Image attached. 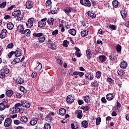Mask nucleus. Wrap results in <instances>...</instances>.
<instances>
[{"instance_id": "nucleus-15", "label": "nucleus", "mask_w": 129, "mask_h": 129, "mask_svg": "<svg viewBox=\"0 0 129 129\" xmlns=\"http://www.w3.org/2000/svg\"><path fill=\"white\" fill-rule=\"evenodd\" d=\"M37 122H38V118H33L30 121V124H31V125H35L37 124Z\"/></svg>"}, {"instance_id": "nucleus-5", "label": "nucleus", "mask_w": 129, "mask_h": 129, "mask_svg": "<svg viewBox=\"0 0 129 129\" xmlns=\"http://www.w3.org/2000/svg\"><path fill=\"white\" fill-rule=\"evenodd\" d=\"M80 4L85 7H91V3L89 0H80Z\"/></svg>"}, {"instance_id": "nucleus-18", "label": "nucleus", "mask_w": 129, "mask_h": 129, "mask_svg": "<svg viewBox=\"0 0 129 129\" xmlns=\"http://www.w3.org/2000/svg\"><path fill=\"white\" fill-rule=\"evenodd\" d=\"M86 53L88 59H90L92 57V53H91V50L90 49H87Z\"/></svg>"}, {"instance_id": "nucleus-60", "label": "nucleus", "mask_w": 129, "mask_h": 129, "mask_svg": "<svg viewBox=\"0 0 129 129\" xmlns=\"http://www.w3.org/2000/svg\"><path fill=\"white\" fill-rule=\"evenodd\" d=\"M48 14H52V15H55L56 14V11L55 10H50L48 12Z\"/></svg>"}, {"instance_id": "nucleus-62", "label": "nucleus", "mask_w": 129, "mask_h": 129, "mask_svg": "<svg viewBox=\"0 0 129 129\" xmlns=\"http://www.w3.org/2000/svg\"><path fill=\"white\" fill-rule=\"evenodd\" d=\"M92 85L95 87L97 86V82L96 81H94L93 83H92Z\"/></svg>"}, {"instance_id": "nucleus-56", "label": "nucleus", "mask_w": 129, "mask_h": 129, "mask_svg": "<svg viewBox=\"0 0 129 129\" xmlns=\"http://www.w3.org/2000/svg\"><path fill=\"white\" fill-rule=\"evenodd\" d=\"M59 31L58 30L56 29L55 30L53 31L52 33V35H58Z\"/></svg>"}, {"instance_id": "nucleus-9", "label": "nucleus", "mask_w": 129, "mask_h": 129, "mask_svg": "<svg viewBox=\"0 0 129 129\" xmlns=\"http://www.w3.org/2000/svg\"><path fill=\"white\" fill-rule=\"evenodd\" d=\"M16 82L17 83V84H23L24 82H25V80L23 78H21L20 77H16Z\"/></svg>"}, {"instance_id": "nucleus-6", "label": "nucleus", "mask_w": 129, "mask_h": 129, "mask_svg": "<svg viewBox=\"0 0 129 129\" xmlns=\"http://www.w3.org/2000/svg\"><path fill=\"white\" fill-rule=\"evenodd\" d=\"M22 106L23 107H25L26 108H29L30 106H31V105L30 104V103L28 102V101H21V103H20V107Z\"/></svg>"}, {"instance_id": "nucleus-40", "label": "nucleus", "mask_w": 129, "mask_h": 129, "mask_svg": "<svg viewBox=\"0 0 129 129\" xmlns=\"http://www.w3.org/2000/svg\"><path fill=\"white\" fill-rule=\"evenodd\" d=\"M47 23L49 24V25L53 26V24H54V19L53 18H50L48 20Z\"/></svg>"}, {"instance_id": "nucleus-38", "label": "nucleus", "mask_w": 129, "mask_h": 129, "mask_svg": "<svg viewBox=\"0 0 129 129\" xmlns=\"http://www.w3.org/2000/svg\"><path fill=\"white\" fill-rule=\"evenodd\" d=\"M1 72H3L4 74H8L10 73V70L9 69H2Z\"/></svg>"}, {"instance_id": "nucleus-1", "label": "nucleus", "mask_w": 129, "mask_h": 129, "mask_svg": "<svg viewBox=\"0 0 129 129\" xmlns=\"http://www.w3.org/2000/svg\"><path fill=\"white\" fill-rule=\"evenodd\" d=\"M13 17H17L18 21H22L24 19V14L21 13V10H17L12 13Z\"/></svg>"}, {"instance_id": "nucleus-51", "label": "nucleus", "mask_w": 129, "mask_h": 129, "mask_svg": "<svg viewBox=\"0 0 129 129\" xmlns=\"http://www.w3.org/2000/svg\"><path fill=\"white\" fill-rule=\"evenodd\" d=\"M7 6V2H4L0 4V8H5Z\"/></svg>"}, {"instance_id": "nucleus-57", "label": "nucleus", "mask_w": 129, "mask_h": 129, "mask_svg": "<svg viewBox=\"0 0 129 129\" xmlns=\"http://www.w3.org/2000/svg\"><path fill=\"white\" fill-rule=\"evenodd\" d=\"M14 54H15V52L14 51L10 52L8 54L9 58H12V56H13V55H14Z\"/></svg>"}, {"instance_id": "nucleus-47", "label": "nucleus", "mask_w": 129, "mask_h": 129, "mask_svg": "<svg viewBox=\"0 0 129 129\" xmlns=\"http://www.w3.org/2000/svg\"><path fill=\"white\" fill-rule=\"evenodd\" d=\"M109 28H110V29H111V30H116V26H115V25H110L108 26Z\"/></svg>"}, {"instance_id": "nucleus-32", "label": "nucleus", "mask_w": 129, "mask_h": 129, "mask_svg": "<svg viewBox=\"0 0 129 129\" xmlns=\"http://www.w3.org/2000/svg\"><path fill=\"white\" fill-rule=\"evenodd\" d=\"M82 37H85L88 35V31L87 30H83L81 32Z\"/></svg>"}, {"instance_id": "nucleus-19", "label": "nucleus", "mask_w": 129, "mask_h": 129, "mask_svg": "<svg viewBox=\"0 0 129 129\" xmlns=\"http://www.w3.org/2000/svg\"><path fill=\"white\" fill-rule=\"evenodd\" d=\"M120 67H121L123 69H125V68L127 67V64L126 63V61H123L122 62H121L120 64Z\"/></svg>"}, {"instance_id": "nucleus-13", "label": "nucleus", "mask_w": 129, "mask_h": 129, "mask_svg": "<svg viewBox=\"0 0 129 129\" xmlns=\"http://www.w3.org/2000/svg\"><path fill=\"white\" fill-rule=\"evenodd\" d=\"M77 115L78 118H82V111L81 110H77L75 112Z\"/></svg>"}, {"instance_id": "nucleus-33", "label": "nucleus", "mask_w": 129, "mask_h": 129, "mask_svg": "<svg viewBox=\"0 0 129 129\" xmlns=\"http://www.w3.org/2000/svg\"><path fill=\"white\" fill-rule=\"evenodd\" d=\"M6 109V105L4 103H0V110L1 111H3V110H5Z\"/></svg>"}, {"instance_id": "nucleus-22", "label": "nucleus", "mask_w": 129, "mask_h": 129, "mask_svg": "<svg viewBox=\"0 0 129 129\" xmlns=\"http://www.w3.org/2000/svg\"><path fill=\"white\" fill-rule=\"evenodd\" d=\"M46 26V22H42V21H39L38 23V27L39 28H43V27H45Z\"/></svg>"}, {"instance_id": "nucleus-17", "label": "nucleus", "mask_w": 129, "mask_h": 129, "mask_svg": "<svg viewBox=\"0 0 129 129\" xmlns=\"http://www.w3.org/2000/svg\"><path fill=\"white\" fill-rule=\"evenodd\" d=\"M22 34H24L27 37H30L31 35V30H30V29H26L22 32Z\"/></svg>"}, {"instance_id": "nucleus-8", "label": "nucleus", "mask_w": 129, "mask_h": 129, "mask_svg": "<svg viewBox=\"0 0 129 129\" xmlns=\"http://www.w3.org/2000/svg\"><path fill=\"white\" fill-rule=\"evenodd\" d=\"M11 124H12V119L10 118H7L5 119V121L4 122V125L5 127H9V126H11Z\"/></svg>"}, {"instance_id": "nucleus-28", "label": "nucleus", "mask_w": 129, "mask_h": 129, "mask_svg": "<svg viewBox=\"0 0 129 129\" xmlns=\"http://www.w3.org/2000/svg\"><path fill=\"white\" fill-rule=\"evenodd\" d=\"M107 100L110 101L113 99V95L112 94H108L106 96Z\"/></svg>"}, {"instance_id": "nucleus-43", "label": "nucleus", "mask_w": 129, "mask_h": 129, "mask_svg": "<svg viewBox=\"0 0 129 129\" xmlns=\"http://www.w3.org/2000/svg\"><path fill=\"white\" fill-rule=\"evenodd\" d=\"M116 49L117 50V52L119 53V52L121 51V46H120L119 44H117L116 46Z\"/></svg>"}, {"instance_id": "nucleus-48", "label": "nucleus", "mask_w": 129, "mask_h": 129, "mask_svg": "<svg viewBox=\"0 0 129 129\" xmlns=\"http://www.w3.org/2000/svg\"><path fill=\"white\" fill-rule=\"evenodd\" d=\"M45 120L46 121H51L52 120V117L50 116V115H48L46 117H45Z\"/></svg>"}, {"instance_id": "nucleus-39", "label": "nucleus", "mask_w": 129, "mask_h": 129, "mask_svg": "<svg viewBox=\"0 0 129 129\" xmlns=\"http://www.w3.org/2000/svg\"><path fill=\"white\" fill-rule=\"evenodd\" d=\"M33 36L34 37H39V38H40V37H42V36H43V33H33Z\"/></svg>"}, {"instance_id": "nucleus-14", "label": "nucleus", "mask_w": 129, "mask_h": 129, "mask_svg": "<svg viewBox=\"0 0 129 129\" xmlns=\"http://www.w3.org/2000/svg\"><path fill=\"white\" fill-rule=\"evenodd\" d=\"M72 11H73V9L71 7H67L63 10V11L67 15H69L71 12H72Z\"/></svg>"}, {"instance_id": "nucleus-27", "label": "nucleus", "mask_w": 129, "mask_h": 129, "mask_svg": "<svg viewBox=\"0 0 129 129\" xmlns=\"http://www.w3.org/2000/svg\"><path fill=\"white\" fill-rule=\"evenodd\" d=\"M88 15L89 17H91V18H92L93 19H94V18L96 17L95 13L90 11L88 12Z\"/></svg>"}, {"instance_id": "nucleus-3", "label": "nucleus", "mask_w": 129, "mask_h": 129, "mask_svg": "<svg viewBox=\"0 0 129 129\" xmlns=\"http://www.w3.org/2000/svg\"><path fill=\"white\" fill-rule=\"evenodd\" d=\"M48 47L49 49H51L52 50H56V49H57V44L49 40L48 41Z\"/></svg>"}, {"instance_id": "nucleus-29", "label": "nucleus", "mask_w": 129, "mask_h": 129, "mask_svg": "<svg viewBox=\"0 0 129 129\" xmlns=\"http://www.w3.org/2000/svg\"><path fill=\"white\" fill-rule=\"evenodd\" d=\"M86 78H88L90 80H93L94 78L93 74L90 73L88 75L86 74Z\"/></svg>"}, {"instance_id": "nucleus-34", "label": "nucleus", "mask_w": 129, "mask_h": 129, "mask_svg": "<svg viewBox=\"0 0 129 129\" xmlns=\"http://www.w3.org/2000/svg\"><path fill=\"white\" fill-rule=\"evenodd\" d=\"M82 124L83 127H84L85 128H86V127L88 126V122H87V121L86 120L83 121L82 122Z\"/></svg>"}, {"instance_id": "nucleus-36", "label": "nucleus", "mask_w": 129, "mask_h": 129, "mask_svg": "<svg viewBox=\"0 0 129 129\" xmlns=\"http://www.w3.org/2000/svg\"><path fill=\"white\" fill-rule=\"evenodd\" d=\"M112 5L114 8H117L118 7V1L115 0L112 2Z\"/></svg>"}, {"instance_id": "nucleus-58", "label": "nucleus", "mask_w": 129, "mask_h": 129, "mask_svg": "<svg viewBox=\"0 0 129 129\" xmlns=\"http://www.w3.org/2000/svg\"><path fill=\"white\" fill-rule=\"evenodd\" d=\"M75 55L76 56H77V57H78L79 58L80 57H81V54H80V52H78V51H76V52L75 53Z\"/></svg>"}, {"instance_id": "nucleus-11", "label": "nucleus", "mask_w": 129, "mask_h": 129, "mask_svg": "<svg viewBox=\"0 0 129 129\" xmlns=\"http://www.w3.org/2000/svg\"><path fill=\"white\" fill-rule=\"evenodd\" d=\"M17 30L18 32H19V33H22V34H23L24 30H25V27L23 25H19L17 27Z\"/></svg>"}, {"instance_id": "nucleus-4", "label": "nucleus", "mask_w": 129, "mask_h": 129, "mask_svg": "<svg viewBox=\"0 0 129 129\" xmlns=\"http://www.w3.org/2000/svg\"><path fill=\"white\" fill-rule=\"evenodd\" d=\"M34 23H35V19L34 18H31L28 19L26 25L28 28H32L34 26Z\"/></svg>"}, {"instance_id": "nucleus-64", "label": "nucleus", "mask_w": 129, "mask_h": 129, "mask_svg": "<svg viewBox=\"0 0 129 129\" xmlns=\"http://www.w3.org/2000/svg\"><path fill=\"white\" fill-rule=\"evenodd\" d=\"M31 76L33 78H36V77H37V73H33L31 75Z\"/></svg>"}, {"instance_id": "nucleus-24", "label": "nucleus", "mask_w": 129, "mask_h": 129, "mask_svg": "<svg viewBox=\"0 0 129 129\" xmlns=\"http://www.w3.org/2000/svg\"><path fill=\"white\" fill-rule=\"evenodd\" d=\"M13 94H14V91L12 90H8L6 91V95L8 97H11V96H12V95H13Z\"/></svg>"}, {"instance_id": "nucleus-2", "label": "nucleus", "mask_w": 129, "mask_h": 129, "mask_svg": "<svg viewBox=\"0 0 129 129\" xmlns=\"http://www.w3.org/2000/svg\"><path fill=\"white\" fill-rule=\"evenodd\" d=\"M19 107H21L20 103H17L15 104V107H13V108L10 109V113H12L13 114L14 113H17L19 112V111H20Z\"/></svg>"}, {"instance_id": "nucleus-26", "label": "nucleus", "mask_w": 129, "mask_h": 129, "mask_svg": "<svg viewBox=\"0 0 129 129\" xmlns=\"http://www.w3.org/2000/svg\"><path fill=\"white\" fill-rule=\"evenodd\" d=\"M20 120L21 121H22V122H24V123H26V122L28 121V117H27V116H23L21 117Z\"/></svg>"}, {"instance_id": "nucleus-63", "label": "nucleus", "mask_w": 129, "mask_h": 129, "mask_svg": "<svg viewBox=\"0 0 129 129\" xmlns=\"http://www.w3.org/2000/svg\"><path fill=\"white\" fill-rule=\"evenodd\" d=\"M14 123L15 124H20V123H21V121L19 120H15Z\"/></svg>"}, {"instance_id": "nucleus-54", "label": "nucleus", "mask_w": 129, "mask_h": 129, "mask_svg": "<svg viewBox=\"0 0 129 129\" xmlns=\"http://www.w3.org/2000/svg\"><path fill=\"white\" fill-rule=\"evenodd\" d=\"M56 62L59 65H62L63 64V61L60 59H57Z\"/></svg>"}, {"instance_id": "nucleus-49", "label": "nucleus", "mask_w": 129, "mask_h": 129, "mask_svg": "<svg viewBox=\"0 0 129 129\" xmlns=\"http://www.w3.org/2000/svg\"><path fill=\"white\" fill-rule=\"evenodd\" d=\"M5 119V115H0V124L3 123V121Z\"/></svg>"}, {"instance_id": "nucleus-12", "label": "nucleus", "mask_w": 129, "mask_h": 129, "mask_svg": "<svg viewBox=\"0 0 129 129\" xmlns=\"http://www.w3.org/2000/svg\"><path fill=\"white\" fill-rule=\"evenodd\" d=\"M5 37H7V30L6 29H3L2 33L0 34V38L1 39H5Z\"/></svg>"}, {"instance_id": "nucleus-45", "label": "nucleus", "mask_w": 129, "mask_h": 129, "mask_svg": "<svg viewBox=\"0 0 129 129\" xmlns=\"http://www.w3.org/2000/svg\"><path fill=\"white\" fill-rule=\"evenodd\" d=\"M84 100H85V102L88 103V102L90 101V97L88 96H86V97H85Z\"/></svg>"}, {"instance_id": "nucleus-7", "label": "nucleus", "mask_w": 129, "mask_h": 129, "mask_svg": "<svg viewBox=\"0 0 129 129\" xmlns=\"http://www.w3.org/2000/svg\"><path fill=\"white\" fill-rule=\"evenodd\" d=\"M25 6L27 9H33V7H34V2L28 0L26 2Z\"/></svg>"}, {"instance_id": "nucleus-23", "label": "nucleus", "mask_w": 129, "mask_h": 129, "mask_svg": "<svg viewBox=\"0 0 129 129\" xmlns=\"http://www.w3.org/2000/svg\"><path fill=\"white\" fill-rule=\"evenodd\" d=\"M7 27L9 30H13L14 29V24L12 22H9L7 24Z\"/></svg>"}, {"instance_id": "nucleus-35", "label": "nucleus", "mask_w": 129, "mask_h": 129, "mask_svg": "<svg viewBox=\"0 0 129 129\" xmlns=\"http://www.w3.org/2000/svg\"><path fill=\"white\" fill-rule=\"evenodd\" d=\"M120 14L123 19H125L126 18V12L124 11H120Z\"/></svg>"}, {"instance_id": "nucleus-25", "label": "nucleus", "mask_w": 129, "mask_h": 129, "mask_svg": "<svg viewBox=\"0 0 129 129\" xmlns=\"http://www.w3.org/2000/svg\"><path fill=\"white\" fill-rule=\"evenodd\" d=\"M69 34L72 35V36H75L76 35V30L74 29H71L68 31Z\"/></svg>"}, {"instance_id": "nucleus-41", "label": "nucleus", "mask_w": 129, "mask_h": 129, "mask_svg": "<svg viewBox=\"0 0 129 129\" xmlns=\"http://www.w3.org/2000/svg\"><path fill=\"white\" fill-rule=\"evenodd\" d=\"M117 74L119 76H122L124 74V71L122 70H119L117 71Z\"/></svg>"}, {"instance_id": "nucleus-50", "label": "nucleus", "mask_w": 129, "mask_h": 129, "mask_svg": "<svg viewBox=\"0 0 129 129\" xmlns=\"http://www.w3.org/2000/svg\"><path fill=\"white\" fill-rule=\"evenodd\" d=\"M96 74L97 78L99 79L100 77H101V72H100V71H98L96 73Z\"/></svg>"}, {"instance_id": "nucleus-42", "label": "nucleus", "mask_w": 129, "mask_h": 129, "mask_svg": "<svg viewBox=\"0 0 129 129\" xmlns=\"http://www.w3.org/2000/svg\"><path fill=\"white\" fill-rule=\"evenodd\" d=\"M101 122V118L99 117L96 118V124L97 125H98L99 124H100Z\"/></svg>"}, {"instance_id": "nucleus-46", "label": "nucleus", "mask_w": 129, "mask_h": 129, "mask_svg": "<svg viewBox=\"0 0 129 129\" xmlns=\"http://www.w3.org/2000/svg\"><path fill=\"white\" fill-rule=\"evenodd\" d=\"M6 77V75L3 72H2V70L0 71V78L3 79Z\"/></svg>"}, {"instance_id": "nucleus-61", "label": "nucleus", "mask_w": 129, "mask_h": 129, "mask_svg": "<svg viewBox=\"0 0 129 129\" xmlns=\"http://www.w3.org/2000/svg\"><path fill=\"white\" fill-rule=\"evenodd\" d=\"M15 5H12L11 7H9L7 11H12L14 8H15Z\"/></svg>"}, {"instance_id": "nucleus-59", "label": "nucleus", "mask_w": 129, "mask_h": 129, "mask_svg": "<svg viewBox=\"0 0 129 129\" xmlns=\"http://www.w3.org/2000/svg\"><path fill=\"white\" fill-rule=\"evenodd\" d=\"M81 109H83V110H84V111H87L88 110V109H89V107H88V106H86V107H82L81 108Z\"/></svg>"}, {"instance_id": "nucleus-52", "label": "nucleus", "mask_w": 129, "mask_h": 129, "mask_svg": "<svg viewBox=\"0 0 129 129\" xmlns=\"http://www.w3.org/2000/svg\"><path fill=\"white\" fill-rule=\"evenodd\" d=\"M109 58L112 61H114V60H115V56H114L113 55H110Z\"/></svg>"}, {"instance_id": "nucleus-55", "label": "nucleus", "mask_w": 129, "mask_h": 129, "mask_svg": "<svg viewBox=\"0 0 129 129\" xmlns=\"http://www.w3.org/2000/svg\"><path fill=\"white\" fill-rule=\"evenodd\" d=\"M67 44H68V41H67V40H65L63 42V46L64 47H68Z\"/></svg>"}, {"instance_id": "nucleus-30", "label": "nucleus", "mask_w": 129, "mask_h": 129, "mask_svg": "<svg viewBox=\"0 0 129 129\" xmlns=\"http://www.w3.org/2000/svg\"><path fill=\"white\" fill-rule=\"evenodd\" d=\"M59 112L60 115H64V114H66V110L63 108H61L59 109Z\"/></svg>"}, {"instance_id": "nucleus-44", "label": "nucleus", "mask_w": 129, "mask_h": 129, "mask_svg": "<svg viewBox=\"0 0 129 129\" xmlns=\"http://www.w3.org/2000/svg\"><path fill=\"white\" fill-rule=\"evenodd\" d=\"M44 129H51V125L50 124L46 123L44 125Z\"/></svg>"}, {"instance_id": "nucleus-10", "label": "nucleus", "mask_w": 129, "mask_h": 129, "mask_svg": "<svg viewBox=\"0 0 129 129\" xmlns=\"http://www.w3.org/2000/svg\"><path fill=\"white\" fill-rule=\"evenodd\" d=\"M67 102L70 104L73 103V102H74V98L71 95L68 96L67 98Z\"/></svg>"}, {"instance_id": "nucleus-53", "label": "nucleus", "mask_w": 129, "mask_h": 129, "mask_svg": "<svg viewBox=\"0 0 129 129\" xmlns=\"http://www.w3.org/2000/svg\"><path fill=\"white\" fill-rule=\"evenodd\" d=\"M13 47H14V44L13 43H9L7 46V48H8V49H12Z\"/></svg>"}, {"instance_id": "nucleus-21", "label": "nucleus", "mask_w": 129, "mask_h": 129, "mask_svg": "<svg viewBox=\"0 0 129 129\" xmlns=\"http://www.w3.org/2000/svg\"><path fill=\"white\" fill-rule=\"evenodd\" d=\"M37 66L35 68V70H37L38 71H40V70L42 69V63H41L39 61H37Z\"/></svg>"}, {"instance_id": "nucleus-31", "label": "nucleus", "mask_w": 129, "mask_h": 129, "mask_svg": "<svg viewBox=\"0 0 129 129\" xmlns=\"http://www.w3.org/2000/svg\"><path fill=\"white\" fill-rule=\"evenodd\" d=\"M46 40V36H43L42 37H39L38 38V41L39 43H44L45 40Z\"/></svg>"}, {"instance_id": "nucleus-16", "label": "nucleus", "mask_w": 129, "mask_h": 129, "mask_svg": "<svg viewBox=\"0 0 129 129\" xmlns=\"http://www.w3.org/2000/svg\"><path fill=\"white\" fill-rule=\"evenodd\" d=\"M15 56H16V57H20L22 55V53H21V49L17 48L15 52H14Z\"/></svg>"}, {"instance_id": "nucleus-20", "label": "nucleus", "mask_w": 129, "mask_h": 129, "mask_svg": "<svg viewBox=\"0 0 129 129\" xmlns=\"http://www.w3.org/2000/svg\"><path fill=\"white\" fill-rule=\"evenodd\" d=\"M46 6L47 9H51V8H52V1H51V0H47L46 1Z\"/></svg>"}, {"instance_id": "nucleus-37", "label": "nucleus", "mask_w": 129, "mask_h": 129, "mask_svg": "<svg viewBox=\"0 0 129 129\" xmlns=\"http://www.w3.org/2000/svg\"><path fill=\"white\" fill-rule=\"evenodd\" d=\"M99 59L101 62H104L105 61L106 57L104 55H100L99 56Z\"/></svg>"}]
</instances>
